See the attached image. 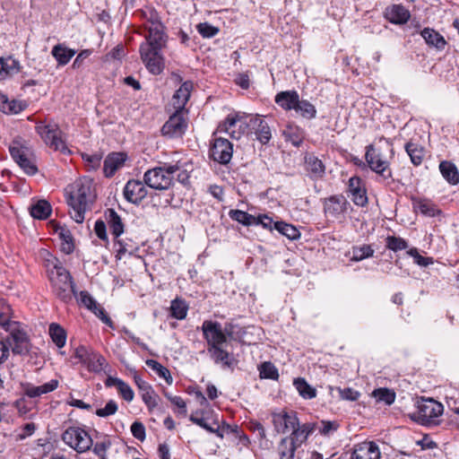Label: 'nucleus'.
<instances>
[{"instance_id":"1","label":"nucleus","mask_w":459,"mask_h":459,"mask_svg":"<svg viewBox=\"0 0 459 459\" xmlns=\"http://www.w3.org/2000/svg\"><path fill=\"white\" fill-rule=\"evenodd\" d=\"M255 134L262 144H267L272 138V131L268 123L261 117H247L238 113L230 114L217 127V132L226 133L231 138L239 139L246 129Z\"/></svg>"},{"instance_id":"2","label":"nucleus","mask_w":459,"mask_h":459,"mask_svg":"<svg viewBox=\"0 0 459 459\" xmlns=\"http://www.w3.org/2000/svg\"><path fill=\"white\" fill-rule=\"evenodd\" d=\"M65 195L71 218L77 223H82L85 213L91 211L96 199L92 181L86 178L75 180L65 187Z\"/></svg>"},{"instance_id":"3","label":"nucleus","mask_w":459,"mask_h":459,"mask_svg":"<svg viewBox=\"0 0 459 459\" xmlns=\"http://www.w3.org/2000/svg\"><path fill=\"white\" fill-rule=\"evenodd\" d=\"M202 332L207 342V351L216 364H221L225 368H234L236 360L222 345L227 342L221 323L212 320H204L202 325Z\"/></svg>"},{"instance_id":"4","label":"nucleus","mask_w":459,"mask_h":459,"mask_svg":"<svg viewBox=\"0 0 459 459\" xmlns=\"http://www.w3.org/2000/svg\"><path fill=\"white\" fill-rule=\"evenodd\" d=\"M169 37H145L139 48L140 57L149 73L160 74L165 68V58L162 54Z\"/></svg>"},{"instance_id":"5","label":"nucleus","mask_w":459,"mask_h":459,"mask_svg":"<svg viewBox=\"0 0 459 459\" xmlns=\"http://www.w3.org/2000/svg\"><path fill=\"white\" fill-rule=\"evenodd\" d=\"M52 293L65 304H70L77 296L76 285L69 271L57 262L48 271Z\"/></svg>"},{"instance_id":"6","label":"nucleus","mask_w":459,"mask_h":459,"mask_svg":"<svg viewBox=\"0 0 459 459\" xmlns=\"http://www.w3.org/2000/svg\"><path fill=\"white\" fill-rule=\"evenodd\" d=\"M178 169V166L167 163L148 169L143 175L144 183L153 189L167 190L172 186Z\"/></svg>"},{"instance_id":"7","label":"nucleus","mask_w":459,"mask_h":459,"mask_svg":"<svg viewBox=\"0 0 459 459\" xmlns=\"http://www.w3.org/2000/svg\"><path fill=\"white\" fill-rule=\"evenodd\" d=\"M324 215L329 222L343 223L351 205L347 198L342 195H333L322 200Z\"/></svg>"},{"instance_id":"8","label":"nucleus","mask_w":459,"mask_h":459,"mask_svg":"<svg viewBox=\"0 0 459 459\" xmlns=\"http://www.w3.org/2000/svg\"><path fill=\"white\" fill-rule=\"evenodd\" d=\"M61 439L78 454L88 452L93 446V439L89 432L79 426L66 428L61 435Z\"/></svg>"},{"instance_id":"9","label":"nucleus","mask_w":459,"mask_h":459,"mask_svg":"<svg viewBox=\"0 0 459 459\" xmlns=\"http://www.w3.org/2000/svg\"><path fill=\"white\" fill-rule=\"evenodd\" d=\"M444 406L432 398L422 399L418 403L417 411L411 419L423 426L436 425L437 418L442 415Z\"/></svg>"},{"instance_id":"10","label":"nucleus","mask_w":459,"mask_h":459,"mask_svg":"<svg viewBox=\"0 0 459 459\" xmlns=\"http://www.w3.org/2000/svg\"><path fill=\"white\" fill-rule=\"evenodd\" d=\"M35 130L50 148L64 154L70 153L65 141L61 138V131L56 124H45L40 121L37 123Z\"/></svg>"},{"instance_id":"11","label":"nucleus","mask_w":459,"mask_h":459,"mask_svg":"<svg viewBox=\"0 0 459 459\" xmlns=\"http://www.w3.org/2000/svg\"><path fill=\"white\" fill-rule=\"evenodd\" d=\"M4 329L9 333L5 342L12 347L14 354H25L29 351V338L19 322L13 321Z\"/></svg>"},{"instance_id":"12","label":"nucleus","mask_w":459,"mask_h":459,"mask_svg":"<svg viewBox=\"0 0 459 459\" xmlns=\"http://www.w3.org/2000/svg\"><path fill=\"white\" fill-rule=\"evenodd\" d=\"M366 161L371 170L376 172L384 181L393 180L389 162L370 144L366 147Z\"/></svg>"},{"instance_id":"13","label":"nucleus","mask_w":459,"mask_h":459,"mask_svg":"<svg viewBox=\"0 0 459 459\" xmlns=\"http://www.w3.org/2000/svg\"><path fill=\"white\" fill-rule=\"evenodd\" d=\"M9 152L13 160L27 175L32 176L38 172L34 161L28 156L29 149L22 144L21 140L15 139L12 142Z\"/></svg>"},{"instance_id":"14","label":"nucleus","mask_w":459,"mask_h":459,"mask_svg":"<svg viewBox=\"0 0 459 459\" xmlns=\"http://www.w3.org/2000/svg\"><path fill=\"white\" fill-rule=\"evenodd\" d=\"M188 126L186 112L176 110L161 127V134L170 139L181 138Z\"/></svg>"},{"instance_id":"15","label":"nucleus","mask_w":459,"mask_h":459,"mask_svg":"<svg viewBox=\"0 0 459 459\" xmlns=\"http://www.w3.org/2000/svg\"><path fill=\"white\" fill-rule=\"evenodd\" d=\"M233 153V144L226 138L218 137L213 140L210 148V157L220 164H228Z\"/></svg>"},{"instance_id":"16","label":"nucleus","mask_w":459,"mask_h":459,"mask_svg":"<svg viewBox=\"0 0 459 459\" xmlns=\"http://www.w3.org/2000/svg\"><path fill=\"white\" fill-rule=\"evenodd\" d=\"M142 15L145 19L144 28L147 30L145 37H168L156 10L146 8L142 11Z\"/></svg>"},{"instance_id":"17","label":"nucleus","mask_w":459,"mask_h":459,"mask_svg":"<svg viewBox=\"0 0 459 459\" xmlns=\"http://www.w3.org/2000/svg\"><path fill=\"white\" fill-rule=\"evenodd\" d=\"M272 416L273 424L278 433H286L298 425L299 418L296 411L288 412L282 411L281 412H273Z\"/></svg>"},{"instance_id":"18","label":"nucleus","mask_w":459,"mask_h":459,"mask_svg":"<svg viewBox=\"0 0 459 459\" xmlns=\"http://www.w3.org/2000/svg\"><path fill=\"white\" fill-rule=\"evenodd\" d=\"M304 169L309 178L312 180L322 179L325 175L326 169L323 160L312 152L305 154Z\"/></svg>"},{"instance_id":"19","label":"nucleus","mask_w":459,"mask_h":459,"mask_svg":"<svg viewBox=\"0 0 459 459\" xmlns=\"http://www.w3.org/2000/svg\"><path fill=\"white\" fill-rule=\"evenodd\" d=\"M348 193L356 205L363 207L368 204L367 190L359 177L353 176L349 179Z\"/></svg>"},{"instance_id":"20","label":"nucleus","mask_w":459,"mask_h":459,"mask_svg":"<svg viewBox=\"0 0 459 459\" xmlns=\"http://www.w3.org/2000/svg\"><path fill=\"white\" fill-rule=\"evenodd\" d=\"M384 17L393 24L403 25L411 18L410 11L400 4H393L385 7Z\"/></svg>"},{"instance_id":"21","label":"nucleus","mask_w":459,"mask_h":459,"mask_svg":"<svg viewBox=\"0 0 459 459\" xmlns=\"http://www.w3.org/2000/svg\"><path fill=\"white\" fill-rule=\"evenodd\" d=\"M147 195V189L140 180H129L124 187L125 198L134 204H140Z\"/></svg>"},{"instance_id":"22","label":"nucleus","mask_w":459,"mask_h":459,"mask_svg":"<svg viewBox=\"0 0 459 459\" xmlns=\"http://www.w3.org/2000/svg\"><path fill=\"white\" fill-rule=\"evenodd\" d=\"M58 386L56 379H51L49 382L41 385H35L31 383L26 382L22 384V394L29 398L40 397L43 394H48L56 390Z\"/></svg>"},{"instance_id":"23","label":"nucleus","mask_w":459,"mask_h":459,"mask_svg":"<svg viewBox=\"0 0 459 459\" xmlns=\"http://www.w3.org/2000/svg\"><path fill=\"white\" fill-rule=\"evenodd\" d=\"M378 446L373 441H365L354 446L351 459H380Z\"/></svg>"},{"instance_id":"24","label":"nucleus","mask_w":459,"mask_h":459,"mask_svg":"<svg viewBox=\"0 0 459 459\" xmlns=\"http://www.w3.org/2000/svg\"><path fill=\"white\" fill-rule=\"evenodd\" d=\"M316 429V423L307 422L300 425L299 420L298 425L291 429V433L287 437L293 441L297 446H300L304 444L308 437Z\"/></svg>"},{"instance_id":"25","label":"nucleus","mask_w":459,"mask_h":459,"mask_svg":"<svg viewBox=\"0 0 459 459\" xmlns=\"http://www.w3.org/2000/svg\"><path fill=\"white\" fill-rule=\"evenodd\" d=\"M105 221L109 228L114 239H117L125 231V224L122 218L112 208H108L104 212Z\"/></svg>"},{"instance_id":"26","label":"nucleus","mask_w":459,"mask_h":459,"mask_svg":"<svg viewBox=\"0 0 459 459\" xmlns=\"http://www.w3.org/2000/svg\"><path fill=\"white\" fill-rule=\"evenodd\" d=\"M192 89L193 83L189 81H186L184 82L181 84V86L176 91L172 97L173 105L176 110H181L183 112L187 113V111L185 108V106L190 98Z\"/></svg>"},{"instance_id":"27","label":"nucleus","mask_w":459,"mask_h":459,"mask_svg":"<svg viewBox=\"0 0 459 459\" xmlns=\"http://www.w3.org/2000/svg\"><path fill=\"white\" fill-rule=\"evenodd\" d=\"M126 160V155L122 152H113L107 156L103 164V172L107 178L114 176L116 171L121 168Z\"/></svg>"},{"instance_id":"28","label":"nucleus","mask_w":459,"mask_h":459,"mask_svg":"<svg viewBox=\"0 0 459 459\" xmlns=\"http://www.w3.org/2000/svg\"><path fill=\"white\" fill-rule=\"evenodd\" d=\"M299 95L297 91H280L274 98L275 103L286 111L294 110L298 104Z\"/></svg>"},{"instance_id":"29","label":"nucleus","mask_w":459,"mask_h":459,"mask_svg":"<svg viewBox=\"0 0 459 459\" xmlns=\"http://www.w3.org/2000/svg\"><path fill=\"white\" fill-rule=\"evenodd\" d=\"M105 385L107 387L115 386L117 390L118 394L126 402L130 403L134 400V393L131 386L124 380L115 377H108L105 380Z\"/></svg>"},{"instance_id":"30","label":"nucleus","mask_w":459,"mask_h":459,"mask_svg":"<svg viewBox=\"0 0 459 459\" xmlns=\"http://www.w3.org/2000/svg\"><path fill=\"white\" fill-rule=\"evenodd\" d=\"M28 107L26 101L9 100L7 95L0 92V111L6 115L19 114Z\"/></svg>"},{"instance_id":"31","label":"nucleus","mask_w":459,"mask_h":459,"mask_svg":"<svg viewBox=\"0 0 459 459\" xmlns=\"http://www.w3.org/2000/svg\"><path fill=\"white\" fill-rule=\"evenodd\" d=\"M420 35L429 48H435L437 50H444L447 44L445 38L434 29L424 28Z\"/></svg>"},{"instance_id":"32","label":"nucleus","mask_w":459,"mask_h":459,"mask_svg":"<svg viewBox=\"0 0 459 459\" xmlns=\"http://www.w3.org/2000/svg\"><path fill=\"white\" fill-rule=\"evenodd\" d=\"M438 168L442 177L447 183L453 186L459 184V171L455 163L449 160H442Z\"/></svg>"},{"instance_id":"33","label":"nucleus","mask_w":459,"mask_h":459,"mask_svg":"<svg viewBox=\"0 0 459 459\" xmlns=\"http://www.w3.org/2000/svg\"><path fill=\"white\" fill-rule=\"evenodd\" d=\"M404 149L414 166H420L423 162L426 150L422 145L410 141L405 144Z\"/></svg>"},{"instance_id":"34","label":"nucleus","mask_w":459,"mask_h":459,"mask_svg":"<svg viewBox=\"0 0 459 459\" xmlns=\"http://www.w3.org/2000/svg\"><path fill=\"white\" fill-rule=\"evenodd\" d=\"M287 142L291 143L295 147H299L305 139L304 130L295 125H288L282 132Z\"/></svg>"},{"instance_id":"35","label":"nucleus","mask_w":459,"mask_h":459,"mask_svg":"<svg viewBox=\"0 0 459 459\" xmlns=\"http://www.w3.org/2000/svg\"><path fill=\"white\" fill-rule=\"evenodd\" d=\"M413 207L416 212L428 217H435L441 213L437 206L428 199H413Z\"/></svg>"},{"instance_id":"36","label":"nucleus","mask_w":459,"mask_h":459,"mask_svg":"<svg viewBox=\"0 0 459 459\" xmlns=\"http://www.w3.org/2000/svg\"><path fill=\"white\" fill-rule=\"evenodd\" d=\"M52 212L50 204L46 200H39L30 207V215L37 220H47Z\"/></svg>"},{"instance_id":"37","label":"nucleus","mask_w":459,"mask_h":459,"mask_svg":"<svg viewBox=\"0 0 459 459\" xmlns=\"http://www.w3.org/2000/svg\"><path fill=\"white\" fill-rule=\"evenodd\" d=\"M56 231L61 239V250L66 255L72 254L74 250V243L71 231L65 226H57Z\"/></svg>"},{"instance_id":"38","label":"nucleus","mask_w":459,"mask_h":459,"mask_svg":"<svg viewBox=\"0 0 459 459\" xmlns=\"http://www.w3.org/2000/svg\"><path fill=\"white\" fill-rule=\"evenodd\" d=\"M51 54L56 58L59 65H65L75 55V51L74 49L67 48L62 44H57L52 48Z\"/></svg>"},{"instance_id":"39","label":"nucleus","mask_w":459,"mask_h":459,"mask_svg":"<svg viewBox=\"0 0 459 459\" xmlns=\"http://www.w3.org/2000/svg\"><path fill=\"white\" fill-rule=\"evenodd\" d=\"M298 447L299 446L287 437L281 438L278 445L280 459H295V453Z\"/></svg>"},{"instance_id":"40","label":"nucleus","mask_w":459,"mask_h":459,"mask_svg":"<svg viewBox=\"0 0 459 459\" xmlns=\"http://www.w3.org/2000/svg\"><path fill=\"white\" fill-rule=\"evenodd\" d=\"M294 111L297 115L307 120H311L316 117V107L307 100L299 99Z\"/></svg>"},{"instance_id":"41","label":"nucleus","mask_w":459,"mask_h":459,"mask_svg":"<svg viewBox=\"0 0 459 459\" xmlns=\"http://www.w3.org/2000/svg\"><path fill=\"white\" fill-rule=\"evenodd\" d=\"M49 335L52 342L59 348H63L66 343V332L58 324L52 323L49 325Z\"/></svg>"},{"instance_id":"42","label":"nucleus","mask_w":459,"mask_h":459,"mask_svg":"<svg viewBox=\"0 0 459 459\" xmlns=\"http://www.w3.org/2000/svg\"><path fill=\"white\" fill-rule=\"evenodd\" d=\"M293 385L299 395L304 399H313L316 396V388L311 386L303 377L294 379Z\"/></svg>"},{"instance_id":"43","label":"nucleus","mask_w":459,"mask_h":459,"mask_svg":"<svg viewBox=\"0 0 459 459\" xmlns=\"http://www.w3.org/2000/svg\"><path fill=\"white\" fill-rule=\"evenodd\" d=\"M114 240L115 245L118 246L116 255L117 259H121L126 254L134 255L138 250L136 244L131 239L125 240L123 238H117V239Z\"/></svg>"},{"instance_id":"44","label":"nucleus","mask_w":459,"mask_h":459,"mask_svg":"<svg viewBox=\"0 0 459 459\" xmlns=\"http://www.w3.org/2000/svg\"><path fill=\"white\" fill-rule=\"evenodd\" d=\"M170 316L178 320L186 318L188 310V305L184 299H175L170 304Z\"/></svg>"},{"instance_id":"45","label":"nucleus","mask_w":459,"mask_h":459,"mask_svg":"<svg viewBox=\"0 0 459 459\" xmlns=\"http://www.w3.org/2000/svg\"><path fill=\"white\" fill-rule=\"evenodd\" d=\"M274 230L290 240L298 239L300 237V232L295 226L284 221H276Z\"/></svg>"},{"instance_id":"46","label":"nucleus","mask_w":459,"mask_h":459,"mask_svg":"<svg viewBox=\"0 0 459 459\" xmlns=\"http://www.w3.org/2000/svg\"><path fill=\"white\" fill-rule=\"evenodd\" d=\"M107 365L106 359L100 353L96 351L95 354L91 356V359L85 367L88 371L99 374L104 370V368Z\"/></svg>"},{"instance_id":"47","label":"nucleus","mask_w":459,"mask_h":459,"mask_svg":"<svg viewBox=\"0 0 459 459\" xmlns=\"http://www.w3.org/2000/svg\"><path fill=\"white\" fill-rule=\"evenodd\" d=\"M112 442L110 438L105 436L100 440L93 443V446H91L92 452L100 459H108L107 452L110 448Z\"/></svg>"},{"instance_id":"48","label":"nucleus","mask_w":459,"mask_h":459,"mask_svg":"<svg viewBox=\"0 0 459 459\" xmlns=\"http://www.w3.org/2000/svg\"><path fill=\"white\" fill-rule=\"evenodd\" d=\"M374 249L370 245L363 244L361 246H355L352 247V261H361L366 258L372 257L374 255Z\"/></svg>"},{"instance_id":"49","label":"nucleus","mask_w":459,"mask_h":459,"mask_svg":"<svg viewBox=\"0 0 459 459\" xmlns=\"http://www.w3.org/2000/svg\"><path fill=\"white\" fill-rule=\"evenodd\" d=\"M145 363L150 368L156 372L160 377L164 378L168 384L170 385L172 383L173 378L169 370L166 367L162 366L157 360L152 359H147Z\"/></svg>"},{"instance_id":"50","label":"nucleus","mask_w":459,"mask_h":459,"mask_svg":"<svg viewBox=\"0 0 459 459\" xmlns=\"http://www.w3.org/2000/svg\"><path fill=\"white\" fill-rule=\"evenodd\" d=\"M229 216L231 220L241 223L244 226H251L255 222V216L241 210H230Z\"/></svg>"},{"instance_id":"51","label":"nucleus","mask_w":459,"mask_h":459,"mask_svg":"<svg viewBox=\"0 0 459 459\" xmlns=\"http://www.w3.org/2000/svg\"><path fill=\"white\" fill-rule=\"evenodd\" d=\"M259 376L261 378L277 380L279 373L277 368L270 361L263 362L259 367Z\"/></svg>"},{"instance_id":"52","label":"nucleus","mask_w":459,"mask_h":459,"mask_svg":"<svg viewBox=\"0 0 459 459\" xmlns=\"http://www.w3.org/2000/svg\"><path fill=\"white\" fill-rule=\"evenodd\" d=\"M74 298L77 299L78 303L84 306L89 310L92 311L95 315H98L96 308L100 305L95 301V299L91 296V294L88 291L82 290L79 293L77 292V296Z\"/></svg>"},{"instance_id":"53","label":"nucleus","mask_w":459,"mask_h":459,"mask_svg":"<svg viewBox=\"0 0 459 459\" xmlns=\"http://www.w3.org/2000/svg\"><path fill=\"white\" fill-rule=\"evenodd\" d=\"M373 396L377 402L391 405L395 400V393L388 388H377L373 391Z\"/></svg>"},{"instance_id":"54","label":"nucleus","mask_w":459,"mask_h":459,"mask_svg":"<svg viewBox=\"0 0 459 459\" xmlns=\"http://www.w3.org/2000/svg\"><path fill=\"white\" fill-rule=\"evenodd\" d=\"M408 246V242L401 237L387 236L385 238L386 248L394 252L405 250Z\"/></svg>"},{"instance_id":"55","label":"nucleus","mask_w":459,"mask_h":459,"mask_svg":"<svg viewBox=\"0 0 459 459\" xmlns=\"http://www.w3.org/2000/svg\"><path fill=\"white\" fill-rule=\"evenodd\" d=\"M142 400L147 406L150 411H153L158 405L159 395L155 393L153 388L151 386L146 391L141 392Z\"/></svg>"},{"instance_id":"56","label":"nucleus","mask_w":459,"mask_h":459,"mask_svg":"<svg viewBox=\"0 0 459 459\" xmlns=\"http://www.w3.org/2000/svg\"><path fill=\"white\" fill-rule=\"evenodd\" d=\"M95 353L96 351L93 350L89 349L83 345H80L74 350V357L78 359V362L86 366L91 359V356Z\"/></svg>"},{"instance_id":"57","label":"nucleus","mask_w":459,"mask_h":459,"mask_svg":"<svg viewBox=\"0 0 459 459\" xmlns=\"http://www.w3.org/2000/svg\"><path fill=\"white\" fill-rule=\"evenodd\" d=\"M11 317V307L4 299H0V325L4 328L7 324L12 323Z\"/></svg>"},{"instance_id":"58","label":"nucleus","mask_w":459,"mask_h":459,"mask_svg":"<svg viewBox=\"0 0 459 459\" xmlns=\"http://www.w3.org/2000/svg\"><path fill=\"white\" fill-rule=\"evenodd\" d=\"M38 426L34 422H27L24 425L21 426L19 429V432L17 433L15 439L17 441L23 440L34 434Z\"/></svg>"},{"instance_id":"59","label":"nucleus","mask_w":459,"mask_h":459,"mask_svg":"<svg viewBox=\"0 0 459 459\" xmlns=\"http://www.w3.org/2000/svg\"><path fill=\"white\" fill-rule=\"evenodd\" d=\"M118 406L116 401L109 400L105 407L97 409L95 414L100 418H107L114 415L117 411Z\"/></svg>"},{"instance_id":"60","label":"nucleus","mask_w":459,"mask_h":459,"mask_svg":"<svg viewBox=\"0 0 459 459\" xmlns=\"http://www.w3.org/2000/svg\"><path fill=\"white\" fill-rule=\"evenodd\" d=\"M407 254L410 256L413 257L414 262L420 266L427 267L429 264H432L434 263L432 257L420 255L416 247H412V248L409 249L407 251Z\"/></svg>"},{"instance_id":"61","label":"nucleus","mask_w":459,"mask_h":459,"mask_svg":"<svg viewBox=\"0 0 459 459\" xmlns=\"http://www.w3.org/2000/svg\"><path fill=\"white\" fill-rule=\"evenodd\" d=\"M0 74L2 72H4L6 74H10L14 72L17 73L19 71V63L15 59H12L11 57H9L8 59L0 57Z\"/></svg>"},{"instance_id":"62","label":"nucleus","mask_w":459,"mask_h":459,"mask_svg":"<svg viewBox=\"0 0 459 459\" xmlns=\"http://www.w3.org/2000/svg\"><path fill=\"white\" fill-rule=\"evenodd\" d=\"M341 399L346 401L355 402L358 401L360 397V393L351 387L341 388L337 387Z\"/></svg>"},{"instance_id":"63","label":"nucleus","mask_w":459,"mask_h":459,"mask_svg":"<svg viewBox=\"0 0 459 459\" xmlns=\"http://www.w3.org/2000/svg\"><path fill=\"white\" fill-rule=\"evenodd\" d=\"M339 424L336 421L322 420L320 426L316 425V429L323 436H329L331 433L336 431Z\"/></svg>"},{"instance_id":"64","label":"nucleus","mask_w":459,"mask_h":459,"mask_svg":"<svg viewBox=\"0 0 459 459\" xmlns=\"http://www.w3.org/2000/svg\"><path fill=\"white\" fill-rule=\"evenodd\" d=\"M196 28H197L198 32L204 38H212L215 35H217L219 32V29L217 27H214L208 22L199 23Z\"/></svg>"}]
</instances>
